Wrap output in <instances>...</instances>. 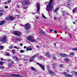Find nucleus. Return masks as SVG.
<instances>
[{
	"mask_svg": "<svg viewBox=\"0 0 77 77\" xmlns=\"http://www.w3.org/2000/svg\"><path fill=\"white\" fill-rule=\"evenodd\" d=\"M67 5L68 6H69V4H67Z\"/></svg>",
	"mask_w": 77,
	"mask_h": 77,
	"instance_id": "774afa93",
	"label": "nucleus"
},
{
	"mask_svg": "<svg viewBox=\"0 0 77 77\" xmlns=\"http://www.w3.org/2000/svg\"><path fill=\"white\" fill-rule=\"evenodd\" d=\"M12 57L14 59H15V56H12Z\"/></svg>",
	"mask_w": 77,
	"mask_h": 77,
	"instance_id": "37998d69",
	"label": "nucleus"
},
{
	"mask_svg": "<svg viewBox=\"0 0 77 77\" xmlns=\"http://www.w3.org/2000/svg\"><path fill=\"white\" fill-rule=\"evenodd\" d=\"M3 63L4 62H3L0 61V65H3Z\"/></svg>",
	"mask_w": 77,
	"mask_h": 77,
	"instance_id": "c85d7f7f",
	"label": "nucleus"
},
{
	"mask_svg": "<svg viewBox=\"0 0 77 77\" xmlns=\"http://www.w3.org/2000/svg\"><path fill=\"white\" fill-rule=\"evenodd\" d=\"M65 11H64L63 12H62V13L63 14V17H64V16H65V14H65Z\"/></svg>",
	"mask_w": 77,
	"mask_h": 77,
	"instance_id": "f704fd0d",
	"label": "nucleus"
},
{
	"mask_svg": "<svg viewBox=\"0 0 77 77\" xmlns=\"http://www.w3.org/2000/svg\"><path fill=\"white\" fill-rule=\"evenodd\" d=\"M30 2L28 0H25L24 2L23 3V5H30Z\"/></svg>",
	"mask_w": 77,
	"mask_h": 77,
	"instance_id": "1a4fd4ad",
	"label": "nucleus"
},
{
	"mask_svg": "<svg viewBox=\"0 0 77 77\" xmlns=\"http://www.w3.org/2000/svg\"><path fill=\"white\" fill-rule=\"evenodd\" d=\"M53 29H50L49 31V32H52V31H53Z\"/></svg>",
	"mask_w": 77,
	"mask_h": 77,
	"instance_id": "864d4df0",
	"label": "nucleus"
},
{
	"mask_svg": "<svg viewBox=\"0 0 77 77\" xmlns=\"http://www.w3.org/2000/svg\"><path fill=\"white\" fill-rule=\"evenodd\" d=\"M42 58V56L39 57H38V59H41Z\"/></svg>",
	"mask_w": 77,
	"mask_h": 77,
	"instance_id": "4c0bfd02",
	"label": "nucleus"
},
{
	"mask_svg": "<svg viewBox=\"0 0 77 77\" xmlns=\"http://www.w3.org/2000/svg\"><path fill=\"white\" fill-rule=\"evenodd\" d=\"M5 9H8V6H5Z\"/></svg>",
	"mask_w": 77,
	"mask_h": 77,
	"instance_id": "603ef678",
	"label": "nucleus"
},
{
	"mask_svg": "<svg viewBox=\"0 0 77 77\" xmlns=\"http://www.w3.org/2000/svg\"><path fill=\"white\" fill-rule=\"evenodd\" d=\"M73 24H75V22H73Z\"/></svg>",
	"mask_w": 77,
	"mask_h": 77,
	"instance_id": "680f3d73",
	"label": "nucleus"
},
{
	"mask_svg": "<svg viewBox=\"0 0 77 77\" xmlns=\"http://www.w3.org/2000/svg\"><path fill=\"white\" fill-rule=\"evenodd\" d=\"M2 15H3V13H0V17H2Z\"/></svg>",
	"mask_w": 77,
	"mask_h": 77,
	"instance_id": "49530a36",
	"label": "nucleus"
},
{
	"mask_svg": "<svg viewBox=\"0 0 77 77\" xmlns=\"http://www.w3.org/2000/svg\"><path fill=\"white\" fill-rule=\"evenodd\" d=\"M4 12V10L3 9L2 10H0V12Z\"/></svg>",
	"mask_w": 77,
	"mask_h": 77,
	"instance_id": "c9c22d12",
	"label": "nucleus"
},
{
	"mask_svg": "<svg viewBox=\"0 0 77 77\" xmlns=\"http://www.w3.org/2000/svg\"><path fill=\"white\" fill-rule=\"evenodd\" d=\"M39 32L40 34L42 35H45V33L43 32V30L42 29H39Z\"/></svg>",
	"mask_w": 77,
	"mask_h": 77,
	"instance_id": "f8f14e48",
	"label": "nucleus"
},
{
	"mask_svg": "<svg viewBox=\"0 0 77 77\" xmlns=\"http://www.w3.org/2000/svg\"><path fill=\"white\" fill-rule=\"evenodd\" d=\"M63 65L62 64H60L59 65V67H60L61 68H63Z\"/></svg>",
	"mask_w": 77,
	"mask_h": 77,
	"instance_id": "473e14b6",
	"label": "nucleus"
},
{
	"mask_svg": "<svg viewBox=\"0 0 77 77\" xmlns=\"http://www.w3.org/2000/svg\"><path fill=\"white\" fill-rule=\"evenodd\" d=\"M59 55L61 56V57H67V54H60Z\"/></svg>",
	"mask_w": 77,
	"mask_h": 77,
	"instance_id": "ddd939ff",
	"label": "nucleus"
},
{
	"mask_svg": "<svg viewBox=\"0 0 77 77\" xmlns=\"http://www.w3.org/2000/svg\"><path fill=\"white\" fill-rule=\"evenodd\" d=\"M19 60L18 58V57H17L16 58V62H18V60Z\"/></svg>",
	"mask_w": 77,
	"mask_h": 77,
	"instance_id": "2f4dec72",
	"label": "nucleus"
},
{
	"mask_svg": "<svg viewBox=\"0 0 77 77\" xmlns=\"http://www.w3.org/2000/svg\"><path fill=\"white\" fill-rule=\"evenodd\" d=\"M64 60H65L66 62H68L69 61V58H66L64 59Z\"/></svg>",
	"mask_w": 77,
	"mask_h": 77,
	"instance_id": "6ab92c4d",
	"label": "nucleus"
},
{
	"mask_svg": "<svg viewBox=\"0 0 77 77\" xmlns=\"http://www.w3.org/2000/svg\"><path fill=\"white\" fill-rule=\"evenodd\" d=\"M2 23L1 22H0V26H2Z\"/></svg>",
	"mask_w": 77,
	"mask_h": 77,
	"instance_id": "052dcab7",
	"label": "nucleus"
},
{
	"mask_svg": "<svg viewBox=\"0 0 77 77\" xmlns=\"http://www.w3.org/2000/svg\"><path fill=\"white\" fill-rule=\"evenodd\" d=\"M0 41L1 42H3V43H5L7 42L6 40V37L4 36L3 37L0 38Z\"/></svg>",
	"mask_w": 77,
	"mask_h": 77,
	"instance_id": "39448f33",
	"label": "nucleus"
},
{
	"mask_svg": "<svg viewBox=\"0 0 77 77\" xmlns=\"http://www.w3.org/2000/svg\"><path fill=\"white\" fill-rule=\"evenodd\" d=\"M63 74L66 77H72V75H70L69 74H66V72H63Z\"/></svg>",
	"mask_w": 77,
	"mask_h": 77,
	"instance_id": "6e6552de",
	"label": "nucleus"
},
{
	"mask_svg": "<svg viewBox=\"0 0 77 77\" xmlns=\"http://www.w3.org/2000/svg\"><path fill=\"white\" fill-rule=\"evenodd\" d=\"M23 9H27V7H23Z\"/></svg>",
	"mask_w": 77,
	"mask_h": 77,
	"instance_id": "a19ab883",
	"label": "nucleus"
},
{
	"mask_svg": "<svg viewBox=\"0 0 77 77\" xmlns=\"http://www.w3.org/2000/svg\"><path fill=\"white\" fill-rule=\"evenodd\" d=\"M66 15H69V14L67 13L66 14Z\"/></svg>",
	"mask_w": 77,
	"mask_h": 77,
	"instance_id": "e2e57ef3",
	"label": "nucleus"
},
{
	"mask_svg": "<svg viewBox=\"0 0 77 77\" xmlns=\"http://www.w3.org/2000/svg\"><path fill=\"white\" fill-rule=\"evenodd\" d=\"M49 72L51 75H55V73L51 70H49Z\"/></svg>",
	"mask_w": 77,
	"mask_h": 77,
	"instance_id": "2eb2a0df",
	"label": "nucleus"
},
{
	"mask_svg": "<svg viewBox=\"0 0 77 77\" xmlns=\"http://www.w3.org/2000/svg\"><path fill=\"white\" fill-rule=\"evenodd\" d=\"M11 63L14 64V61L11 62Z\"/></svg>",
	"mask_w": 77,
	"mask_h": 77,
	"instance_id": "bf43d9fd",
	"label": "nucleus"
},
{
	"mask_svg": "<svg viewBox=\"0 0 77 77\" xmlns=\"http://www.w3.org/2000/svg\"><path fill=\"white\" fill-rule=\"evenodd\" d=\"M68 35H69L70 36V38H72V35H71L69 34H68Z\"/></svg>",
	"mask_w": 77,
	"mask_h": 77,
	"instance_id": "ea45409f",
	"label": "nucleus"
},
{
	"mask_svg": "<svg viewBox=\"0 0 77 77\" xmlns=\"http://www.w3.org/2000/svg\"><path fill=\"white\" fill-rule=\"evenodd\" d=\"M9 19L11 20H14V18L12 16H9Z\"/></svg>",
	"mask_w": 77,
	"mask_h": 77,
	"instance_id": "a211bd4d",
	"label": "nucleus"
},
{
	"mask_svg": "<svg viewBox=\"0 0 77 77\" xmlns=\"http://www.w3.org/2000/svg\"><path fill=\"white\" fill-rule=\"evenodd\" d=\"M13 48H16L17 50H18V49H19V48L17 47L16 46H14Z\"/></svg>",
	"mask_w": 77,
	"mask_h": 77,
	"instance_id": "7c9ffc66",
	"label": "nucleus"
},
{
	"mask_svg": "<svg viewBox=\"0 0 77 77\" xmlns=\"http://www.w3.org/2000/svg\"><path fill=\"white\" fill-rule=\"evenodd\" d=\"M54 20H56V17H54Z\"/></svg>",
	"mask_w": 77,
	"mask_h": 77,
	"instance_id": "69168bd1",
	"label": "nucleus"
},
{
	"mask_svg": "<svg viewBox=\"0 0 77 77\" xmlns=\"http://www.w3.org/2000/svg\"><path fill=\"white\" fill-rule=\"evenodd\" d=\"M8 62H11V60L10 59H8Z\"/></svg>",
	"mask_w": 77,
	"mask_h": 77,
	"instance_id": "79ce46f5",
	"label": "nucleus"
},
{
	"mask_svg": "<svg viewBox=\"0 0 77 77\" xmlns=\"http://www.w3.org/2000/svg\"><path fill=\"white\" fill-rule=\"evenodd\" d=\"M35 18L36 19H37V20H38V19H39V17H35Z\"/></svg>",
	"mask_w": 77,
	"mask_h": 77,
	"instance_id": "3c124183",
	"label": "nucleus"
},
{
	"mask_svg": "<svg viewBox=\"0 0 77 77\" xmlns=\"http://www.w3.org/2000/svg\"><path fill=\"white\" fill-rule=\"evenodd\" d=\"M36 47L37 48H40V47L38 45L36 46Z\"/></svg>",
	"mask_w": 77,
	"mask_h": 77,
	"instance_id": "de8ad7c7",
	"label": "nucleus"
},
{
	"mask_svg": "<svg viewBox=\"0 0 77 77\" xmlns=\"http://www.w3.org/2000/svg\"><path fill=\"white\" fill-rule=\"evenodd\" d=\"M59 7L56 8L54 10V12H56L58 11H59Z\"/></svg>",
	"mask_w": 77,
	"mask_h": 77,
	"instance_id": "f3484780",
	"label": "nucleus"
},
{
	"mask_svg": "<svg viewBox=\"0 0 77 77\" xmlns=\"http://www.w3.org/2000/svg\"><path fill=\"white\" fill-rule=\"evenodd\" d=\"M75 74H76V75H77V72H75Z\"/></svg>",
	"mask_w": 77,
	"mask_h": 77,
	"instance_id": "13d9d810",
	"label": "nucleus"
},
{
	"mask_svg": "<svg viewBox=\"0 0 77 77\" xmlns=\"http://www.w3.org/2000/svg\"><path fill=\"white\" fill-rule=\"evenodd\" d=\"M77 7L75 8L72 11V12L73 14H75L76 12V11H77Z\"/></svg>",
	"mask_w": 77,
	"mask_h": 77,
	"instance_id": "4468645a",
	"label": "nucleus"
},
{
	"mask_svg": "<svg viewBox=\"0 0 77 77\" xmlns=\"http://www.w3.org/2000/svg\"><path fill=\"white\" fill-rule=\"evenodd\" d=\"M13 47H12V46H10L9 47V49H11V48H12Z\"/></svg>",
	"mask_w": 77,
	"mask_h": 77,
	"instance_id": "09e8293b",
	"label": "nucleus"
},
{
	"mask_svg": "<svg viewBox=\"0 0 77 77\" xmlns=\"http://www.w3.org/2000/svg\"><path fill=\"white\" fill-rule=\"evenodd\" d=\"M6 20H9V18H8V17H6Z\"/></svg>",
	"mask_w": 77,
	"mask_h": 77,
	"instance_id": "c03bdc74",
	"label": "nucleus"
},
{
	"mask_svg": "<svg viewBox=\"0 0 77 77\" xmlns=\"http://www.w3.org/2000/svg\"><path fill=\"white\" fill-rule=\"evenodd\" d=\"M66 71L67 72H69V70H67Z\"/></svg>",
	"mask_w": 77,
	"mask_h": 77,
	"instance_id": "0e129e2a",
	"label": "nucleus"
},
{
	"mask_svg": "<svg viewBox=\"0 0 77 77\" xmlns=\"http://www.w3.org/2000/svg\"><path fill=\"white\" fill-rule=\"evenodd\" d=\"M0 69H5V67L4 66H0Z\"/></svg>",
	"mask_w": 77,
	"mask_h": 77,
	"instance_id": "bb28decb",
	"label": "nucleus"
},
{
	"mask_svg": "<svg viewBox=\"0 0 77 77\" xmlns=\"http://www.w3.org/2000/svg\"><path fill=\"white\" fill-rule=\"evenodd\" d=\"M20 52L21 53H24V51L23 50H21L20 51Z\"/></svg>",
	"mask_w": 77,
	"mask_h": 77,
	"instance_id": "72a5a7b5",
	"label": "nucleus"
},
{
	"mask_svg": "<svg viewBox=\"0 0 77 77\" xmlns=\"http://www.w3.org/2000/svg\"><path fill=\"white\" fill-rule=\"evenodd\" d=\"M26 29H30V24L29 23H28L24 25Z\"/></svg>",
	"mask_w": 77,
	"mask_h": 77,
	"instance_id": "0eeeda50",
	"label": "nucleus"
},
{
	"mask_svg": "<svg viewBox=\"0 0 77 77\" xmlns=\"http://www.w3.org/2000/svg\"><path fill=\"white\" fill-rule=\"evenodd\" d=\"M39 54H36L34 56H33L31 58H30L29 60L30 62H32L33 60H34V58L36 57H38V56H39Z\"/></svg>",
	"mask_w": 77,
	"mask_h": 77,
	"instance_id": "423d86ee",
	"label": "nucleus"
},
{
	"mask_svg": "<svg viewBox=\"0 0 77 77\" xmlns=\"http://www.w3.org/2000/svg\"><path fill=\"white\" fill-rule=\"evenodd\" d=\"M42 15L43 18H44V19H46V17H45V16H44V15L43 13L42 14Z\"/></svg>",
	"mask_w": 77,
	"mask_h": 77,
	"instance_id": "4be33fe9",
	"label": "nucleus"
},
{
	"mask_svg": "<svg viewBox=\"0 0 77 77\" xmlns=\"http://www.w3.org/2000/svg\"><path fill=\"white\" fill-rule=\"evenodd\" d=\"M10 75H11V76H14V77H23L19 75H17L15 74H11Z\"/></svg>",
	"mask_w": 77,
	"mask_h": 77,
	"instance_id": "9b49d317",
	"label": "nucleus"
},
{
	"mask_svg": "<svg viewBox=\"0 0 77 77\" xmlns=\"http://www.w3.org/2000/svg\"><path fill=\"white\" fill-rule=\"evenodd\" d=\"M27 40H28V41H29L32 42H36V41L35 39L34 38V37L31 35H29L27 37Z\"/></svg>",
	"mask_w": 77,
	"mask_h": 77,
	"instance_id": "f03ea898",
	"label": "nucleus"
},
{
	"mask_svg": "<svg viewBox=\"0 0 77 77\" xmlns=\"http://www.w3.org/2000/svg\"><path fill=\"white\" fill-rule=\"evenodd\" d=\"M52 58L53 59H54V60H56V58L55 57H52Z\"/></svg>",
	"mask_w": 77,
	"mask_h": 77,
	"instance_id": "58836bf2",
	"label": "nucleus"
},
{
	"mask_svg": "<svg viewBox=\"0 0 77 77\" xmlns=\"http://www.w3.org/2000/svg\"><path fill=\"white\" fill-rule=\"evenodd\" d=\"M7 56H10V54H9V53H7Z\"/></svg>",
	"mask_w": 77,
	"mask_h": 77,
	"instance_id": "e433bc0d",
	"label": "nucleus"
},
{
	"mask_svg": "<svg viewBox=\"0 0 77 77\" xmlns=\"http://www.w3.org/2000/svg\"><path fill=\"white\" fill-rule=\"evenodd\" d=\"M6 22V21H5V20H2L1 22V23L2 24V25H3V24H5V22Z\"/></svg>",
	"mask_w": 77,
	"mask_h": 77,
	"instance_id": "5701e85b",
	"label": "nucleus"
},
{
	"mask_svg": "<svg viewBox=\"0 0 77 77\" xmlns=\"http://www.w3.org/2000/svg\"><path fill=\"white\" fill-rule=\"evenodd\" d=\"M5 5H7V2H5Z\"/></svg>",
	"mask_w": 77,
	"mask_h": 77,
	"instance_id": "338daca9",
	"label": "nucleus"
},
{
	"mask_svg": "<svg viewBox=\"0 0 77 77\" xmlns=\"http://www.w3.org/2000/svg\"><path fill=\"white\" fill-rule=\"evenodd\" d=\"M11 0L9 1H8V3H11Z\"/></svg>",
	"mask_w": 77,
	"mask_h": 77,
	"instance_id": "8fccbe9b",
	"label": "nucleus"
},
{
	"mask_svg": "<svg viewBox=\"0 0 77 77\" xmlns=\"http://www.w3.org/2000/svg\"><path fill=\"white\" fill-rule=\"evenodd\" d=\"M27 48V47L26 46H24L23 48Z\"/></svg>",
	"mask_w": 77,
	"mask_h": 77,
	"instance_id": "6e6d98bb",
	"label": "nucleus"
},
{
	"mask_svg": "<svg viewBox=\"0 0 77 77\" xmlns=\"http://www.w3.org/2000/svg\"><path fill=\"white\" fill-rule=\"evenodd\" d=\"M52 3H53V0H50L49 3H48V5H47L46 11H47L48 13L50 12V11L51 6Z\"/></svg>",
	"mask_w": 77,
	"mask_h": 77,
	"instance_id": "f257e3e1",
	"label": "nucleus"
},
{
	"mask_svg": "<svg viewBox=\"0 0 77 77\" xmlns=\"http://www.w3.org/2000/svg\"><path fill=\"white\" fill-rule=\"evenodd\" d=\"M1 60H3V58H1Z\"/></svg>",
	"mask_w": 77,
	"mask_h": 77,
	"instance_id": "4d7b16f0",
	"label": "nucleus"
},
{
	"mask_svg": "<svg viewBox=\"0 0 77 77\" xmlns=\"http://www.w3.org/2000/svg\"><path fill=\"white\" fill-rule=\"evenodd\" d=\"M32 50V49L31 48H29V47H28L26 48V50L28 51H29V50L30 51H31V50Z\"/></svg>",
	"mask_w": 77,
	"mask_h": 77,
	"instance_id": "aec40b11",
	"label": "nucleus"
},
{
	"mask_svg": "<svg viewBox=\"0 0 77 77\" xmlns=\"http://www.w3.org/2000/svg\"><path fill=\"white\" fill-rule=\"evenodd\" d=\"M72 50L73 51H77V48H75L72 49Z\"/></svg>",
	"mask_w": 77,
	"mask_h": 77,
	"instance_id": "a878e982",
	"label": "nucleus"
},
{
	"mask_svg": "<svg viewBox=\"0 0 77 77\" xmlns=\"http://www.w3.org/2000/svg\"><path fill=\"white\" fill-rule=\"evenodd\" d=\"M71 56H74V52H71L70 53Z\"/></svg>",
	"mask_w": 77,
	"mask_h": 77,
	"instance_id": "cd10ccee",
	"label": "nucleus"
},
{
	"mask_svg": "<svg viewBox=\"0 0 77 77\" xmlns=\"http://www.w3.org/2000/svg\"><path fill=\"white\" fill-rule=\"evenodd\" d=\"M54 32L55 33H57V32L56 30H55L54 31Z\"/></svg>",
	"mask_w": 77,
	"mask_h": 77,
	"instance_id": "a18cd8bd",
	"label": "nucleus"
},
{
	"mask_svg": "<svg viewBox=\"0 0 77 77\" xmlns=\"http://www.w3.org/2000/svg\"><path fill=\"white\" fill-rule=\"evenodd\" d=\"M4 49V47L3 46H0V50Z\"/></svg>",
	"mask_w": 77,
	"mask_h": 77,
	"instance_id": "393cba45",
	"label": "nucleus"
},
{
	"mask_svg": "<svg viewBox=\"0 0 77 77\" xmlns=\"http://www.w3.org/2000/svg\"><path fill=\"white\" fill-rule=\"evenodd\" d=\"M30 68L31 70L32 71H36V70L33 67L31 66L30 67Z\"/></svg>",
	"mask_w": 77,
	"mask_h": 77,
	"instance_id": "dca6fc26",
	"label": "nucleus"
},
{
	"mask_svg": "<svg viewBox=\"0 0 77 77\" xmlns=\"http://www.w3.org/2000/svg\"><path fill=\"white\" fill-rule=\"evenodd\" d=\"M15 50H12V52L14 54H15Z\"/></svg>",
	"mask_w": 77,
	"mask_h": 77,
	"instance_id": "c756f323",
	"label": "nucleus"
},
{
	"mask_svg": "<svg viewBox=\"0 0 77 77\" xmlns=\"http://www.w3.org/2000/svg\"><path fill=\"white\" fill-rule=\"evenodd\" d=\"M46 54L47 57H50V54L48 52H47V53H46Z\"/></svg>",
	"mask_w": 77,
	"mask_h": 77,
	"instance_id": "412c9836",
	"label": "nucleus"
},
{
	"mask_svg": "<svg viewBox=\"0 0 77 77\" xmlns=\"http://www.w3.org/2000/svg\"><path fill=\"white\" fill-rule=\"evenodd\" d=\"M23 44L22 43H20V46H22V45H23Z\"/></svg>",
	"mask_w": 77,
	"mask_h": 77,
	"instance_id": "5fc2aeb1",
	"label": "nucleus"
},
{
	"mask_svg": "<svg viewBox=\"0 0 77 77\" xmlns=\"http://www.w3.org/2000/svg\"><path fill=\"white\" fill-rule=\"evenodd\" d=\"M15 40H16V41H21V39L18 38H16Z\"/></svg>",
	"mask_w": 77,
	"mask_h": 77,
	"instance_id": "b1692460",
	"label": "nucleus"
},
{
	"mask_svg": "<svg viewBox=\"0 0 77 77\" xmlns=\"http://www.w3.org/2000/svg\"><path fill=\"white\" fill-rule=\"evenodd\" d=\"M40 4H39V3H37V5L36 6V7L37 8V13L36 14H39V9H40Z\"/></svg>",
	"mask_w": 77,
	"mask_h": 77,
	"instance_id": "20e7f679",
	"label": "nucleus"
},
{
	"mask_svg": "<svg viewBox=\"0 0 77 77\" xmlns=\"http://www.w3.org/2000/svg\"><path fill=\"white\" fill-rule=\"evenodd\" d=\"M13 33L15 35H16V36H21L22 35V33L21 32H20L18 31H14L13 32Z\"/></svg>",
	"mask_w": 77,
	"mask_h": 77,
	"instance_id": "7ed1b4c3",
	"label": "nucleus"
},
{
	"mask_svg": "<svg viewBox=\"0 0 77 77\" xmlns=\"http://www.w3.org/2000/svg\"><path fill=\"white\" fill-rule=\"evenodd\" d=\"M37 64L39 65L41 67V69L43 70V71H44L45 70V68H44V66L42 65V64H40V63H37Z\"/></svg>",
	"mask_w": 77,
	"mask_h": 77,
	"instance_id": "9d476101",
	"label": "nucleus"
}]
</instances>
